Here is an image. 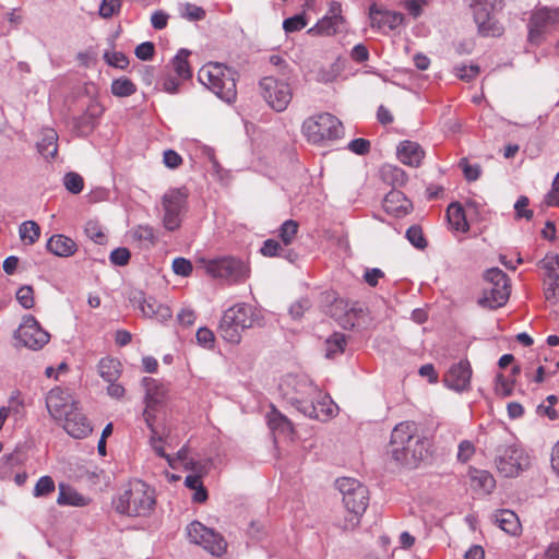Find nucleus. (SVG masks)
I'll list each match as a JSON object with an SVG mask.
<instances>
[{"mask_svg":"<svg viewBox=\"0 0 559 559\" xmlns=\"http://www.w3.org/2000/svg\"><path fill=\"white\" fill-rule=\"evenodd\" d=\"M427 452L428 442L418 435L415 423L402 421L393 428L388 453L396 463L415 467L426 457Z\"/></svg>","mask_w":559,"mask_h":559,"instance_id":"f257e3e1","label":"nucleus"},{"mask_svg":"<svg viewBox=\"0 0 559 559\" xmlns=\"http://www.w3.org/2000/svg\"><path fill=\"white\" fill-rule=\"evenodd\" d=\"M112 504L119 514L145 518L155 509V491L144 481L134 480L114 499Z\"/></svg>","mask_w":559,"mask_h":559,"instance_id":"f03ea898","label":"nucleus"},{"mask_svg":"<svg viewBox=\"0 0 559 559\" xmlns=\"http://www.w3.org/2000/svg\"><path fill=\"white\" fill-rule=\"evenodd\" d=\"M260 324L259 311L249 304L240 302L224 311L217 331L226 342L239 344L245 330Z\"/></svg>","mask_w":559,"mask_h":559,"instance_id":"7ed1b4c3","label":"nucleus"},{"mask_svg":"<svg viewBox=\"0 0 559 559\" xmlns=\"http://www.w3.org/2000/svg\"><path fill=\"white\" fill-rule=\"evenodd\" d=\"M236 71L222 63L204 64L198 73L199 81L226 103L236 99Z\"/></svg>","mask_w":559,"mask_h":559,"instance_id":"20e7f679","label":"nucleus"},{"mask_svg":"<svg viewBox=\"0 0 559 559\" xmlns=\"http://www.w3.org/2000/svg\"><path fill=\"white\" fill-rule=\"evenodd\" d=\"M336 487L343 496V503L352 514L344 528H354L359 524L361 515L369 504L368 488L359 480L342 477L336 480Z\"/></svg>","mask_w":559,"mask_h":559,"instance_id":"39448f33","label":"nucleus"},{"mask_svg":"<svg viewBox=\"0 0 559 559\" xmlns=\"http://www.w3.org/2000/svg\"><path fill=\"white\" fill-rule=\"evenodd\" d=\"M483 296L478 299V304L488 309H497L507 304L511 285L507 274L498 269L492 267L484 274Z\"/></svg>","mask_w":559,"mask_h":559,"instance_id":"423d86ee","label":"nucleus"},{"mask_svg":"<svg viewBox=\"0 0 559 559\" xmlns=\"http://www.w3.org/2000/svg\"><path fill=\"white\" fill-rule=\"evenodd\" d=\"M503 7L504 0H472L474 22L481 36L499 37L503 34V26L497 17Z\"/></svg>","mask_w":559,"mask_h":559,"instance_id":"0eeeda50","label":"nucleus"},{"mask_svg":"<svg viewBox=\"0 0 559 559\" xmlns=\"http://www.w3.org/2000/svg\"><path fill=\"white\" fill-rule=\"evenodd\" d=\"M302 133L309 142L320 144L342 138L344 128L335 116L324 112L306 119L302 123Z\"/></svg>","mask_w":559,"mask_h":559,"instance_id":"6e6552de","label":"nucleus"},{"mask_svg":"<svg viewBox=\"0 0 559 559\" xmlns=\"http://www.w3.org/2000/svg\"><path fill=\"white\" fill-rule=\"evenodd\" d=\"M495 462L499 473L506 477L518 476L530 464L528 456L515 443L499 445Z\"/></svg>","mask_w":559,"mask_h":559,"instance_id":"1a4fd4ad","label":"nucleus"},{"mask_svg":"<svg viewBox=\"0 0 559 559\" xmlns=\"http://www.w3.org/2000/svg\"><path fill=\"white\" fill-rule=\"evenodd\" d=\"M186 533L190 543L201 546L213 556H222L226 551L227 543L224 537L199 521L187 525Z\"/></svg>","mask_w":559,"mask_h":559,"instance_id":"9d476101","label":"nucleus"},{"mask_svg":"<svg viewBox=\"0 0 559 559\" xmlns=\"http://www.w3.org/2000/svg\"><path fill=\"white\" fill-rule=\"evenodd\" d=\"M188 192L185 188H175L168 190L162 198L163 206V226L174 231L181 225V215L186 210Z\"/></svg>","mask_w":559,"mask_h":559,"instance_id":"9b49d317","label":"nucleus"},{"mask_svg":"<svg viewBox=\"0 0 559 559\" xmlns=\"http://www.w3.org/2000/svg\"><path fill=\"white\" fill-rule=\"evenodd\" d=\"M259 87L263 99L277 112L284 111L293 98L289 84L272 75L262 78Z\"/></svg>","mask_w":559,"mask_h":559,"instance_id":"f8f14e48","label":"nucleus"},{"mask_svg":"<svg viewBox=\"0 0 559 559\" xmlns=\"http://www.w3.org/2000/svg\"><path fill=\"white\" fill-rule=\"evenodd\" d=\"M284 397L304 414L306 404L313 399L319 388L307 377L289 376L282 385Z\"/></svg>","mask_w":559,"mask_h":559,"instance_id":"ddd939ff","label":"nucleus"},{"mask_svg":"<svg viewBox=\"0 0 559 559\" xmlns=\"http://www.w3.org/2000/svg\"><path fill=\"white\" fill-rule=\"evenodd\" d=\"M206 271L213 277L226 280L230 283H239L249 276V266L241 260L225 257L210 261Z\"/></svg>","mask_w":559,"mask_h":559,"instance_id":"4468645a","label":"nucleus"},{"mask_svg":"<svg viewBox=\"0 0 559 559\" xmlns=\"http://www.w3.org/2000/svg\"><path fill=\"white\" fill-rule=\"evenodd\" d=\"M15 338L23 346L38 350L49 342L50 335L40 326L33 316L28 314L23 318V321L15 332Z\"/></svg>","mask_w":559,"mask_h":559,"instance_id":"2eb2a0df","label":"nucleus"},{"mask_svg":"<svg viewBox=\"0 0 559 559\" xmlns=\"http://www.w3.org/2000/svg\"><path fill=\"white\" fill-rule=\"evenodd\" d=\"M142 385L145 389L146 405L143 412V418L146 423V426H152L156 417L155 412H157L166 401L167 389L163 383L150 377L143 378Z\"/></svg>","mask_w":559,"mask_h":559,"instance_id":"dca6fc26","label":"nucleus"},{"mask_svg":"<svg viewBox=\"0 0 559 559\" xmlns=\"http://www.w3.org/2000/svg\"><path fill=\"white\" fill-rule=\"evenodd\" d=\"M559 25V9L543 8L535 11L528 22V41L539 45L548 27Z\"/></svg>","mask_w":559,"mask_h":559,"instance_id":"f3484780","label":"nucleus"},{"mask_svg":"<svg viewBox=\"0 0 559 559\" xmlns=\"http://www.w3.org/2000/svg\"><path fill=\"white\" fill-rule=\"evenodd\" d=\"M540 265L546 271L544 278L545 299L550 305H556L559 302V257L546 255L540 261Z\"/></svg>","mask_w":559,"mask_h":559,"instance_id":"a211bd4d","label":"nucleus"},{"mask_svg":"<svg viewBox=\"0 0 559 559\" xmlns=\"http://www.w3.org/2000/svg\"><path fill=\"white\" fill-rule=\"evenodd\" d=\"M78 405L79 403L72 395L60 388L51 389L46 395V407L50 416L58 423Z\"/></svg>","mask_w":559,"mask_h":559,"instance_id":"6ab92c4d","label":"nucleus"},{"mask_svg":"<svg viewBox=\"0 0 559 559\" xmlns=\"http://www.w3.org/2000/svg\"><path fill=\"white\" fill-rule=\"evenodd\" d=\"M472 367L467 359H462L452 365L443 377L447 388L455 392L467 391L471 386Z\"/></svg>","mask_w":559,"mask_h":559,"instance_id":"aec40b11","label":"nucleus"},{"mask_svg":"<svg viewBox=\"0 0 559 559\" xmlns=\"http://www.w3.org/2000/svg\"><path fill=\"white\" fill-rule=\"evenodd\" d=\"M336 411L337 406L332 399L319 389L309 404L305 405L304 415L309 418L326 421L336 414Z\"/></svg>","mask_w":559,"mask_h":559,"instance_id":"412c9836","label":"nucleus"},{"mask_svg":"<svg viewBox=\"0 0 559 559\" xmlns=\"http://www.w3.org/2000/svg\"><path fill=\"white\" fill-rule=\"evenodd\" d=\"M59 423L62 425L66 432L74 439H84L93 430L91 421L79 408V405L68 413Z\"/></svg>","mask_w":559,"mask_h":559,"instance_id":"4be33fe9","label":"nucleus"},{"mask_svg":"<svg viewBox=\"0 0 559 559\" xmlns=\"http://www.w3.org/2000/svg\"><path fill=\"white\" fill-rule=\"evenodd\" d=\"M369 19L372 27L385 32L399 27L404 21V15L400 12L385 10L377 7V4H372L369 9Z\"/></svg>","mask_w":559,"mask_h":559,"instance_id":"5701e85b","label":"nucleus"},{"mask_svg":"<svg viewBox=\"0 0 559 559\" xmlns=\"http://www.w3.org/2000/svg\"><path fill=\"white\" fill-rule=\"evenodd\" d=\"M132 301H136L142 314L159 322H166L173 317V311L167 305L158 302L153 297H144L141 293L136 294Z\"/></svg>","mask_w":559,"mask_h":559,"instance_id":"b1692460","label":"nucleus"},{"mask_svg":"<svg viewBox=\"0 0 559 559\" xmlns=\"http://www.w3.org/2000/svg\"><path fill=\"white\" fill-rule=\"evenodd\" d=\"M104 112V107L97 100H91L84 112L73 118V128L79 135L90 134L96 127Z\"/></svg>","mask_w":559,"mask_h":559,"instance_id":"393cba45","label":"nucleus"},{"mask_svg":"<svg viewBox=\"0 0 559 559\" xmlns=\"http://www.w3.org/2000/svg\"><path fill=\"white\" fill-rule=\"evenodd\" d=\"M383 209L388 214L404 216L412 210V202L400 190H391L383 199Z\"/></svg>","mask_w":559,"mask_h":559,"instance_id":"a878e982","label":"nucleus"},{"mask_svg":"<svg viewBox=\"0 0 559 559\" xmlns=\"http://www.w3.org/2000/svg\"><path fill=\"white\" fill-rule=\"evenodd\" d=\"M425 156L421 146L413 141H403L397 146L399 159L411 167H418Z\"/></svg>","mask_w":559,"mask_h":559,"instance_id":"bb28decb","label":"nucleus"},{"mask_svg":"<svg viewBox=\"0 0 559 559\" xmlns=\"http://www.w3.org/2000/svg\"><path fill=\"white\" fill-rule=\"evenodd\" d=\"M47 250L61 258L72 257L78 251V245L73 239L61 234L52 235L46 245Z\"/></svg>","mask_w":559,"mask_h":559,"instance_id":"cd10ccee","label":"nucleus"},{"mask_svg":"<svg viewBox=\"0 0 559 559\" xmlns=\"http://www.w3.org/2000/svg\"><path fill=\"white\" fill-rule=\"evenodd\" d=\"M151 431L150 437V443L154 450V452L165 459L168 463V465L171 468H176V460L174 456H170L165 452V449L162 443L167 442V439L169 437V429L167 427H163L162 430H159L157 427H155L154 424L152 426H147Z\"/></svg>","mask_w":559,"mask_h":559,"instance_id":"c85d7f7f","label":"nucleus"},{"mask_svg":"<svg viewBox=\"0 0 559 559\" xmlns=\"http://www.w3.org/2000/svg\"><path fill=\"white\" fill-rule=\"evenodd\" d=\"M492 516L495 523L507 534L516 536L521 533L520 520L513 511L508 509L499 510Z\"/></svg>","mask_w":559,"mask_h":559,"instance_id":"c756f323","label":"nucleus"},{"mask_svg":"<svg viewBox=\"0 0 559 559\" xmlns=\"http://www.w3.org/2000/svg\"><path fill=\"white\" fill-rule=\"evenodd\" d=\"M266 423L274 433L288 437L294 432L292 421L274 406H272L270 412L266 414Z\"/></svg>","mask_w":559,"mask_h":559,"instance_id":"7c9ffc66","label":"nucleus"},{"mask_svg":"<svg viewBox=\"0 0 559 559\" xmlns=\"http://www.w3.org/2000/svg\"><path fill=\"white\" fill-rule=\"evenodd\" d=\"M57 503L59 506L85 507L88 504V499L79 493L75 489L64 484H59Z\"/></svg>","mask_w":559,"mask_h":559,"instance_id":"2f4dec72","label":"nucleus"},{"mask_svg":"<svg viewBox=\"0 0 559 559\" xmlns=\"http://www.w3.org/2000/svg\"><path fill=\"white\" fill-rule=\"evenodd\" d=\"M448 222L452 229L466 233L469 228L465 211L460 203H451L447 210Z\"/></svg>","mask_w":559,"mask_h":559,"instance_id":"473e14b6","label":"nucleus"},{"mask_svg":"<svg viewBox=\"0 0 559 559\" xmlns=\"http://www.w3.org/2000/svg\"><path fill=\"white\" fill-rule=\"evenodd\" d=\"M472 487L483 493H490L496 487V480L493 476L483 469H472L471 473Z\"/></svg>","mask_w":559,"mask_h":559,"instance_id":"72a5a7b5","label":"nucleus"},{"mask_svg":"<svg viewBox=\"0 0 559 559\" xmlns=\"http://www.w3.org/2000/svg\"><path fill=\"white\" fill-rule=\"evenodd\" d=\"M58 134L52 129H45L40 141L37 143L38 152L45 158H53L58 152Z\"/></svg>","mask_w":559,"mask_h":559,"instance_id":"f704fd0d","label":"nucleus"},{"mask_svg":"<svg viewBox=\"0 0 559 559\" xmlns=\"http://www.w3.org/2000/svg\"><path fill=\"white\" fill-rule=\"evenodd\" d=\"M190 55V50L181 48L171 59L173 71L180 80H189L192 76V71L188 61Z\"/></svg>","mask_w":559,"mask_h":559,"instance_id":"c9c22d12","label":"nucleus"},{"mask_svg":"<svg viewBox=\"0 0 559 559\" xmlns=\"http://www.w3.org/2000/svg\"><path fill=\"white\" fill-rule=\"evenodd\" d=\"M343 17L338 14H334L332 16H324L318 23L308 29V34L311 35H323L330 36L336 33L340 23H342Z\"/></svg>","mask_w":559,"mask_h":559,"instance_id":"e433bc0d","label":"nucleus"},{"mask_svg":"<svg viewBox=\"0 0 559 559\" xmlns=\"http://www.w3.org/2000/svg\"><path fill=\"white\" fill-rule=\"evenodd\" d=\"M98 373L106 382L117 381L121 374V364L115 358H102L98 362Z\"/></svg>","mask_w":559,"mask_h":559,"instance_id":"4c0bfd02","label":"nucleus"},{"mask_svg":"<svg viewBox=\"0 0 559 559\" xmlns=\"http://www.w3.org/2000/svg\"><path fill=\"white\" fill-rule=\"evenodd\" d=\"M131 238L139 242L140 246L145 248L154 247L157 238L154 228L150 225H138L130 231Z\"/></svg>","mask_w":559,"mask_h":559,"instance_id":"58836bf2","label":"nucleus"},{"mask_svg":"<svg viewBox=\"0 0 559 559\" xmlns=\"http://www.w3.org/2000/svg\"><path fill=\"white\" fill-rule=\"evenodd\" d=\"M380 173L382 180L393 187H402L407 181L406 173L394 165L386 164L382 166Z\"/></svg>","mask_w":559,"mask_h":559,"instance_id":"ea45409f","label":"nucleus"},{"mask_svg":"<svg viewBox=\"0 0 559 559\" xmlns=\"http://www.w3.org/2000/svg\"><path fill=\"white\" fill-rule=\"evenodd\" d=\"M21 240L26 245H34L40 237V227L34 221H26L19 227Z\"/></svg>","mask_w":559,"mask_h":559,"instance_id":"a19ab883","label":"nucleus"},{"mask_svg":"<svg viewBox=\"0 0 559 559\" xmlns=\"http://www.w3.org/2000/svg\"><path fill=\"white\" fill-rule=\"evenodd\" d=\"M110 90L117 97H128L136 92V86L130 79L121 76L112 81Z\"/></svg>","mask_w":559,"mask_h":559,"instance_id":"79ce46f5","label":"nucleus"},{"mask_svg":"<svg viewBox=\"0 0 559 559\" xmlns=\"http://www.w3.org/2000/svg\"><path fill=\"white\" fill-rule=\"evenodd\" d=\"M346 340L341 333H334L325 342V357L334 358L345 349Z\"/></svg>","mask_w":559,"mask_h":559,"instance_id":"37998d69","label":"nucleus"},{"mask_svg":"<svg viewBox=\"0 0 559 559\" xmlns=\"http://www.w3.org/2000/svg\"><path fill=\"white\" fill-rule=\"evenodd\" d=\"M298 228L299 225L294 219H287L281 225L278 235L285 246H289L294 241Z\"/></svg>","mask_w":559,"mask_h":559,"instance_id":"c03bdc74","label":"nucleus"},{"mask_svg":"<svg viewBox=\"0 0 559 559\" xmlns=\"http://www.w3.org/2000/svg\"><path fill=\"white\" fill-rule=\"evenodd\" d=\"M55 489H56V485H55L53 479L50 476L45 475V476H41L35 484V487L33 490V496L36 498L46 497V496L52 493L55 491Z\"/></svg>","mask_w":559,"mask_h":559,"instance_id":"a18cd8bd","label":"nucleus"},{"mask_svg":"<svg viewBox=\"0 0 559 559\" xmlns=\"http://www.w3.org/2000/svg\"><path fill=\"white\" fill-rule=\"evenodd\" d=\"M405 236L416 249L424 250L427 247V241L420 226L412 225L407 228Z\"/></svg>","mask_w":559,"mask_h":559,"instance_id":"49530a36","label":"nucleus"},{"mask_svg":"<svg viewBox=\"0 0 559 559\" xmlns=\"http://www.w3.org/2000/svg\"><path fill=\"white\" fill-rule=\"evenodd\" d=\"M63 185L69 192L79 194L84 188V180L78 173L70 171L64 175Z\"/></svg>","mask_w":559,"mask_h":559,"instance_id":"de8ad7c7","label":"nucleus"},{"mask_svg":"<svg viewBox=\"0 0 559 559\" xmlns=\"http://www.w3.org/2000/svg\"><path fill=\"white\" fill-rule=\"evenodd\" d=\"M85 235L95 243L103 245L106 242V235L102 226L96 221H88L84 227Z\"/></svg>","mask_w":559,"mask_h":559,"instance_id":"09e8293b","label":"nucleus"},{"mask_svg":"<svg viewBox=\"0 0 559 559\" xmlns=\"http://www.w3.org/2000/svg\"><path fill=\"white\" fill-rule=\"evenodd\" d=\"M181 16L189 21H201L205 17V10L193 3H185L180 10Z\"/></svg>","mask_w":559,"mask_h":559,"instance_id":"8fccbe9b","label":"nucleus"},{"mask_svg":"<svg viewBox=\"0 0 559 559\" xmlns=\"http://www.w3.org/2000/svg\"><path fill=\"white\" fill-rule=\"evenodd\" d=\"M514 380H509L502 373L496 376L495 392L502 397L510 396L513 392Z\"/></svg>","mask_w":559,"mask_h":559,"instance_id":"3c124183","label":"nucleus"},{"mask_svg":"<svg viewBox=\"0 0 559 559\" xmlns=\"http://www.w3.org/2000/svg\"><path fill=\"white\" fill-rule=\"evenodd\" d=\"M307 26V20L305 14H296L292 17L284 20L283 28L286 33H294L301 31Z\"/></svg>","mask_w":559,"mask_h":559,"instance_id":"603ef678","label":"nucleus"},{"mask_svg":"<svg viewBox=\"0 0 559 559\" xmlns=\"http://www.w3.org/2000/svg\"><path fill=\"white\" fill-rule=\"evenodd\" d=\"M16 299L24 309L34 307V290L32 286L25 285L17 289Z\"/></svg>","mask_w":559,"mask_h":559,"instance_id":"864d4df0","label":"nucleus"},{"mask_svg":"<svg viewBox=\"0 0 559 559\" xmlns=\"http://www.w3.org/2000/svg\"><path fill=\"white\" fill-rule=\"evenodd\" d=\"M104 59L109 66L118 69H126L129 64L128 57L121 51H106Z\"/></svg>","mask_w":559,"mask_h":559,"instance_id":"5fc2aeb1","label":"nucleus"},{"mask_svg":"<svg viewBox=\"0 0 559 559\" xmlns=\"http://www.w3.org/2000/svg\"><path fill=\"white\" fill-rule=\"evenodd\" d=\"M262 255L267 258L282 257L284 248L274 239H266L260 249Z\"/></svg>","mask_w":559,"mask_h":559,"instance_id":"6e6d98bb","label":"nucleus"},{"mask_svg":"<svg viewBox=\"0 0 559 559\" xmlns=\"http://www.w3.org/2000/svg\"><path fill=\"white\" fill-rule=\"evenodd\" d=\"M530 204V200L525 195H521L514 204L515 216L516 218H525L527 221L532 219L533 211L528 210L527 206Z\"/></svg>","mask_w":559,"mask_h":559,"instance_id":"4d7b16f0","label":"nucleus"},{"mask_svg":"<svg viewBox=\"0 0 559 559\" xmlns=\"http://www.w3.org/2000/svg\"><path fill=\"white\" fill-rule=\"evenodd\" d=\"M121 7V0H103L99 7V14L105 19L115 15Z\"/></svg>","mask_w":559,"mask_h":559,"instance_id":"13d9d810","label":"nucleus"},{"mask_svg":"<svg viewBox=\"0 0 559 559\" xmlns=\"http://www.w3.org/2000/svg\"><path fill=\"white\" fill-rule=\"evenodd\" d=\"M130 257V251L127 248L119 247L111 251L109 259L114 265L123 266L128 264Z\"/></svg>","mask_w":559,"mask_h":559,"instance_id":"bf43d9fd","label":"nucleus"},{"mask_svg":"<svg viewBox=\"0 0 559 559\" xmlns=\"http://www.w3.org/2000/svg\"><path fill=\"white\" fill-rule=\"evenodd\" d=\"M460 167L462 168L466 180L475 181L479 178L481 174V168L479 165H471L468 164L466 158H462L460 160Z\"/></svg>","mask_w":559,"mask_h":559,"instance_id":"052dcab7","label":"nucleus"},{"mask_svg":"<svg viewBox=\"0 0 559 559\" xmlns=\"http://www.w3.org/2000/svg\"><path fill=\"white\" fill-rule=\"evenodd\" d=\"M175 274L180 276H189L193 270L192 264L185 258H176L171 264Z\"/></svg>","mask_w":559,"mask_h":559,"instance_id":"680f3d73","label":"nucleus"},{"mask_svg":"<svg viewBox=\"0 0 559 559\" xmlns=\"http://www.w3.org/2000/svg\"><path fill=\"white\" fill-rule=\"evenodd\" d=\"M155 46L151 41H144L135 47L134 53L140 60H150L154 56Z\"/></svg>","mask_w":559,"mask_h":559,"instance_id":"e2e57ef3","label":"nucleus"},{"mask_svg":"<svg viewBox=\"0 0 559 559\" xmlns=\"http://www.w3.org/2000/svg\"><path fill=\"white\" fill-rule=\"evenodd\" d=\"M197 341L205 348H212L214 345V333L207 328H200L197 331Z\"/></svg>","mask_w":559,"mask_h":559,"instance_id":"0e129e2a","label":"nucleus"},{"mask_svg":"<svg viewBox=\"0 0 559 559\" xmlns=\"http://www.w3.org/2000/svg\"><path fill=\"white\" fill-rule=\"evenodd\" d=\"M475 453L474 444L468 440H463L459 444L457 460L462 463H466Z\"/></svg>","mask_w":559,"mask_h":559,"instance_id":"69168bd1","label":"nucleus"},{"mask_svg":"<svg viewBox=\"0 0 559 559\" xmlns=\"http://www.w3.org/2000/svg\"><path fill=\"white\" fill-rule=\"evenodd\" d=\"M455 71H456V75L461 80L468 82L477 76V74L479 73V68H478V66H474V64L460 66V67L455 68Z\"/></svg>","mask_w":559,"mask_h":559,"instance_id":"338daca9","label":"nucleus"},{"mask_svg":"<svg viewBox=\"0 0 559 559\" xmlns=\"http://www.w3.org/2000/svg\"><path fill=\"white\" fill-rule=\"evenodd\" d=\"M163 163L167 168L176 169L181 165L182 158L176 151L166 150L163 155Z\"/></svg>","mask_w":559,"mask_h":559,"instance_id":"774afa93","label":"nucleus"}]
</instances>
